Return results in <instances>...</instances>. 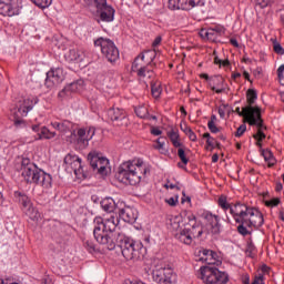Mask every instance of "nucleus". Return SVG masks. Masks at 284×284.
Segmentation results:
<instances>
[{
	"label": "nucleus",
	"mask_w": 284,
	"mask_h": 284,
	"mask_svg": "<svg viewBox=\"0 0 284 284\" xmlns=\"http://www.w3.org/2000/svg\"><path fill=\"white\" fill-rule=\"evenodd\" d=\"M217 205L224 211L230 212L232 219L239 224L237 232L242 236H250L251 232L247 229L263 227L265 219L263 213L254 206H250L242 202L227 203V196L221 195L217 200Z\"/></svg>",
	"instance_id": "nucleus-1"
},
{
	"label": "nucleus",
	"mask_w": 284,
	"mask_h": 284,
	"mask_svg": "<svg viewBox=\"0 0 284 284\" xmlns=\"http://www.w3.org/2000/svg\"><path fill=\"white\" fill-rule=\"evenodd\" d=\"M148 172H150V168L143 160H131L119 166L115 179L124 185H139Z\"/></svg>",
	"instance_id": "nucleus-2"
},
{
	"label": "nucleus",
	"mask_w": 284,
	"mask_h": 284,
	"mask_svg": "<svg viewBox=\"0 0 284 284\" xmlns=\"http://www.w3.org/2000/svg\"><path fill=\"white\" fill-rule=\"evenodd\" d=\"M93 236L100 245H105L106 250H114V231L119 227V217L111 215L110 217H95L93 220Z\"/></svg>",
	"instance_id": "nucleus-3"
},
{
	"label": "nucleus",
	"mask_w": 284,
	"mask_h": 284,
	"mask_svg": "<svg viewBox=\"0 0 284 284\" xmlns=\"http://www.w3.org/2000/svg\"><path fill=\"white\" fill-rule=\"evenodd\" d=\"M20 172L26 183H34L36 185H41V187H45L47 190L52 187V175L39 169V166L32 163L28 158H22Z\"/></svg>",
	"instance_id": "nucleus-4"
},
{
	"label": "nucleus",
	"mask_w": 284,
	"mask_h": 284,
	"mask_svg": "<svg viewBox=\"0 0 284 284\" xmlns=\"http://www.w3.org/2000/svg\"><path fill=\"white\" fill-rule=\"evenodd\" d=\"M201 236H203V225L196 221L194 213H185L183 227L174 233V239L184 245H192L194 239Z\"/></svg>",
	"instance_id": "nucleus-5"
},
{
	"label": "nucleus",
	"mask_w": 284,
	"mask_h": 284,
	"mask_svg": "<svg viewBox=\"0 0 284 284\" xmlns=\"http://www.w3.org/2000/svg\"><path fill=\"white\" fill-rule=\"evenodd\" d=\"M116 247H120L122 256H124L126 261H132L133 258H141L143 243L136 242L123 233H118L115 235V241L113 242V250Z\"/></svg>",
	"instance_id": "nucleus-6"
},
{
	"label": "nucleus",
	"mask_w": 284,
	"mask_h": 284,
	"mask_svg": "<svg viewBox=\"0 0 284 284\" xmlns=\"http://www.w3.org/2000/svg\"><path fill=\"white\" fill-rule=\"evenodd\" d=\"M97 134V129L94 126H89L87 129L80 128L78 131H71L70 136L67 139L69 143H73L80 150H85L90 145V141L94 139Z\"/></svg>",
	"instance_id": "nucleus-7"
},
{
	"label": "nucleus",
	"mask_w": 284,
	"mask_h": 284,
	"mask_svg": "<svg viewBox=\"0 0 284 284\" xmlns=\"http://www.w3.org/2000/svg\"><path fill=\"white\" fill-rule=\"evenodd\" d=\"M199 278L205 284H227L230 276L214 266H202Z\"/></svg>",
	"instance_id": "nucleus-8"
},
{
	"label": "nucleus",
	"mask_w": 284,
	"mask_h": 284,
	"mask_svg": "<svg viewBox=\"0 0 284 284\" xmlns=\"http://www.w3.org/2000/svg\"><path fill=\"white\" fill-rule=\"evenodd\" d=\"M143 61H145L144 54H139L131 67L132 72L136 73V77L139 78V81H142L148 88V81L151 79H154V67L150 64H143Z\"/></svg>",
	"instance_id": "nucleus-9"
},
{
	"label": "nucleus",
	"mask_w": 284,
	"mask_h": 284,
	"mask_svg": "<svg viewBox=\"0 0 284 284\" xmlns=\"http://www.w3.org/2000/svg\"><path fill=\"white\" fill-rule=\"evenodd\" d=\"M39 103V99L37 98H21L17 103V112L14 119L16 128H21V125H26V121L21 119L22 116H28V112L34 108Z\"/></svg>",
	"instance_id": "nucleus-10"
},
{
	"label": "nucleus",
	"mask_w": 284,
	"mask_h": 284,
	"mask_svg": "<svg viewBox=\"0 0 284 284\" xmlns=\"http://www.w3.org/2000/svg\"><path fill=\"white\" fill-rule=\"evenodd\" d=\"M94 45L100 48L103 57H105L109 63H116V61H119V48H116V44H114L112 40L99 38L94 41Z\"/></svg>",
	"instance_id": "nucleus-11"
},
{
	"label": "nucleus",
	"mask_w": 284,
	"mask_h": 284,
	"mask_svg": "<svg viewBox=\"0 0 284 284\" xmlns=\"http://www.w3.org/2000/svg\"><path fill=\"white\" fill-rule=\"evenodd\" d=\"M65 170L73 172L77 179H88L85 168L81 163V158L77 154L69 153L64 158Z\"/></svg>",
	"instance_id": "nucleus-12"
},
{
	"label": "nucleus",
	"mask_w": 284,
	"mask_h": 284,
	"mask_svg": "<svg viewBox=\"0 0 284 284\" xmlns=\"http://www.w3.org/2000/svg\"><path fill=\"white\" fill-rule=\"evenodd\" d=\"M14 196L18 199L20 205H22V211L24 214H27L31 221H39V219H41V213H39V210L34 207L32 200H30L26 193L16 191Z\"/></svg>",
	"instance_id": "nucleus-13"
},
{
	"label": "nucleus",
	"mask_w": 284,
	"mask_h": 284,
	"mask_svg": "<svg viewBox=\"0 0 284 284\" xmlns=\"http://www.w3.org/2000/svg\"><path fill=\"white\" fill-rule=\"evenodd\" d=\"M236 114L239 116H244L246 123L248 125H261V108L258 106H244L242 108H236L235 109Z\"/></svg>",
	"instance_id": "nucleus-14"
},
{
	"label": "nucleus",
	"mask_w": 284,
	"mask_h": 284,
	"mask_svg": "<svg viewBox=\"0 0 284 284\" xmlns=\"http://www.w3.org/2000/svg\"><path fill=\"white\" fill-rule=\"evenodd\" d=\"M152 280L156 284H176V275L170 267H160L153 270Z\"/></svg>",
	"instance_id": "nucleus-15"
},
{
	"label": "nucleus",
	"mask_w": 284,
	"mask_h": 284,
	"mask_svg": "<svg viewBox=\"0 0 284 284\" xmlns=\"http://www.w3.org/2000/svg\"><path fill=\"white\" fill-rule=\"evenodd\" d=\"M21 8V0H0L1 17H19Z\"/></svg>",
	"instance_id": "nucleus-16"
},
{
	"label": "nucleus",
	"mask_w": 284,
	"mask_h": 284,
	"mask_svg": "<svg viewBox=\"0 0 284 284\" xmlns=\"http://www.w3.org/2000/svg\"><path fill=\"white\" fill-rule=\"evenodd\" d=\"M205 0H169V10H185L190 11L193 8H203Z\"/></svg>",
	"instance_id": "nucleus-17"
},
{
	"label": "nucleus",
	"mask_w": 284,
	"mask_h": 284,
	"mask_svg": "<svg viewBox=\"0 0 284 284\" xmlns=\"http://www.w3.org/2000/svg\"><path fill=\"white\" fill-rule=\"evenodd\" d=\"M65 79V74L63 73V69L61 68H52L49 72H47V79L44 85L49 89L54 88V85H59Z\"/></svg>",
	"instance_id": "nucleus-18"
},
{
	"label": "nucleus",
	"mask_w": 284,
	"mask_h": 284,
	"mask_svg": "<svg viewBox=\"0 0 284 284\" xmlns=\"http://www.w3.org/2000/svg\"><path fill=\"white\" fill-rule=\"evenodd\" d=\"M204 219L212 234H221V217L219 215H215L212 212H206Z\"/></svg>",
	"instance_id": "nucleus-19"
},
{
	"label": "nucleus",
	"mask_w": 284,
	"mask_h": 284,
	"mask_svg": "<svg viewBox=\"0 0 284 284\" xmlns=\"http://www.w3.org/2000/svg\"><path fill=\"white\" fill-rule=\"evenodd\" d=\"M119 216L124 221V223H136V219H139V211L132 206H125L120 209Z\"/></svg>",
	"instance_id": "nucleus-20"
},
{
	"label": "nucleus",
	"mask_w": 284,
	"mask_h": 284,
	"mask_svg": "<svg viewBox=\"0 0 284 284\" xmlns=\"http://www.w3.org/2000/svg\"><path fill=\"white\" fill-rule=\"evenodd\" d=\"M84 82L82 79L71 82L67 87H64L59 93V99H64L65 97H70L72 92H81L83 90Z\"/></svg>",
	"instance_id": "nucleus-21"
},
{
	"label": "nucleus",
	"mask_w": 284,
	"mask_h": 284,
	"mask_svg": "<svg viewBox=\"0 0 284 284\" xmlns=\"http://www.w3.org/2000/svg\"><path fill=\"white\" fill-rule=\"evenodd\" d=\"M115 10L112 6L105 4L99 11L95 12V16L100 18V21L104 23H112L114 21Z\"/></svg>",
	"instance_id": "nucleus-22"
},
{
	"label": "nucleus",
	"mask_w": 284,
	"mask_h": 284,
	"mask_svg": "<svg viewBox=\"0 0 284 284\" xmlns=\"http://www.w3.org/2000/svg\"><path fill=\"white\" fill-rule=\"evenodd\" d=\"M216 252L207 248L200 251V261L206 265H219V260H216Z\"/></svg>",
	"instance_id": "nucleus-23"
},
{
	"label": "nucleus",
	"mask_w": 284,
	"mask_h": 284,
	"mask_svg": "<svg viewBox=\"0 0 284 284\" xmlns=\"http://www.w3.org/2000/svg\"><path fill=\"white\" fill-rule=\"evenodd\" d=\"M209 85L216 94H223L225 92V79L221 75H214L210 79Z\"/></svg>",
	"instance_id": "nucleus-24"
},
{
	"label": "nucleus",
	"mask_w": 284,
	"mask_h": 284,
	"mask_svg": "<svg viewBox=\"0 0 284 284\" xmlns=\"http://www.w3.org/2000/svg\"><path fill=\"white\" fill-rule=\"evenodd\" d=\"M185 214H192L190 211H184L180 215L172 216L170 219V225L173 232H179L185 225Z\"/></svg>",
	"instance_id": "nucleus-25"
},
{
	"label": "nucleus",
	"mask_w": 284,
	"mask_h": 284,
	"mask_svg": "<svg viewBox=\"0 0 284 284\" xmlns=\"http://www.w3.org/2000/svg\"><path fill=\"white\" fill-rule=\"evenodd\" d=\"M84 3L90 12L97 14L104 6H108V0H84Z\"/></svg>",
	"instance_id": "nucleus-26"
},
{
	"label": "nucleus",
	"mask_w": 284,
	"mask_h": 284,
	"mask_svg": "<svg viewBox=\"0 0 284 284\" xmlns=\"http://www.w3.org/2000/svg\"><path fill=\"white\" fill-rule=\"evenodd\" d=\"M88 161L91 168L97 170L99 174V168H101V153L99 151H91L88 154Z\"/></svg>",
	"instance_id": "nucleus-27"
},
{
	"label": "nucleus",
	"mask_w": 284,
	"mask_h": 284,
	"mask_svg": "<svg viewBox=\"0 0 284 284\" xmlns=\"http://www.w3.org/2000/svg\"><path fill=\"white\" fill-rule=\"evenodd\" d=\"M108 116L111 121H123L125 119V111L120 108H111L108 110Z\"/></svg>",
	"instance_id": "nucleus-28"
},
{
	"label": "nucleus",
	"mask_w": 284,
	"mask_h": 284,
	"mask_svg": "<svg viewBox=\"0 0 284 284\" xmlns=\"http://www.w3.org/2000/svg\"><path fill=\"white\" fill-rule=\"evenodd\" d=\"M51 125L54 130L61 132V134H65L67 132H70V130H72V122L68 120H63L62 122H51Z\"/></svg>",
	"instance_id": "nucleus-29"
},
{
	"label": "nucleus",
	"mask_w": 284,
	"mask_h": 284,
	"mask_svg": "<svg viewBox=\"0 0 284 284\" xmlns=\"http://www.w3.org/2000/svg\"><path fill=\"white\" fill-rule=\"evenodd\" d=\"M100 205L104 212H108L109 214H112L116 210V202L112 197H104Z\"/></svg>",
	"instance_id": "nucleus-30"
},
{
	"label": "nucleus",
	"mask_w": 284,
	"mask_h": 284,
	"mask_svg": "<svg viewBox=\"0 0 284 284\" xmlns=\"http://www.w3.org/2000/svg\"><path fill=\"white\" fill-rule=\"evenodd\" d=\"M256 125L257 128V133L253 135V139L257 141V145H261V141L265 139V133L263 130H266L265 125H263V118H261V112H260V125L258 124H252Z\"/></svg>",
	"instance_id": "nucleus-31"
},
{
	"label": "nucleus",
	"mask_w": 284,
	"mask_h": 284,
	"mask_svg": "<svg viewBox=\"0 0 284 284\" xmlns=\"http://www.w3.org/2000/svg\"><path fill=\"white\" fill-rule=\"evenodd\" d=\"M200 37L201 39H206L207 41H215L216 39H219V36L215 34L213 28L202 29L200 31Z\"/></svg>",
	"instance_id": "nucleus-32"
},
{
	"label": "nucleus",
	"mask_w": 284,
	"mask_h": 284,
	"mask_svg": "<svg viewBox=\"0 0 284 284\" xmlns=\"http://www.w3.org/2000/svg\"><path fill=\"white\" fill-rule=\"evenodd\" d=\"M140 54L144 55V59H146V65H152V67H156V64L154 63V59H156V50L155 49H150L146 50Z\"/></svg>",
	"instance_id": "nucleus-33"
},
{
	"label": "nucleus",
	"mask_w": 284,
	"mask_h": 284,
	"mask_svg": "<svg viewBox=\"0 0 284 284\" xmlns=\"http://www.w3.org/2000/svg\"><path fill=\"white\" fill-rule=\"evenodd\" d=\"M110 165V160L104 158L102 154L100 155V166H99V174L101 176H108V168Z\"/></svg>",
	"instance_id": "nucleus-34"
},
{
	"label": "nucleus",
	"mask_w": 284,
	"mask_h": 284,
	"mask_svg": "<svg viewBox=\"0 0 284 284\" xmlns=\"http://www.w3.org/2000/svg\"><path fill=\"white\" fill-rule=\"evenodd\" d=\"M262 156L266 163H268V168H272V165H276V159H274V153L270 150H262Z\"/></svg>",
	"instance_id": "nucleus-35"
},
{
	"label": "nucleus",
	"mask_w": 284,
	"mask_h": 284,
	"mask_svg": "<svg viewBox=\"0 0 284 284\" xmlns=\"http://www.w3.org/2000/svg\"><path fill=\"white\" fill-rule=\"evenodd\" d=\"M69 57H70L71 61L81 62L85 59V53H83V51H81V50L71 49L69 51Z\"/></svg>",
	"instance_id": "nucleus-36"
},
{
	"label": "nucleus",
	"mask_w": 284,
	"mask_h": 284,
	"mask_svg": "<svg viewBox=\"0 0 284 284\" xmlns=\"http://www.w3.org/2000/svg\"><path fill=\"white\" fill-rule=\"evenodd\" d=\"M55 136L57 132H52L45 126H42L38 133V139H54Z\"/></svg>",
	"instance_id": "nucleus-37"
},
{
	"label": "nucleus",
	"mask_w": 284,
	"mask_h": 284,
	"mask_svg": "<svg viewBox=\"0 0 284 284\" xmlns=\"http://www.w3.org/2000/svg\"><path fill=\"white\" fill-rule=\"evenodd\" d=\"M178 156L183 163V164L178 163L179 168H181L182 170H185V165H187V163H190V159H187V156L185 155V150H183V148L178 149Z\"/></svg>",
	"instance_id": "nucleus-38"
},
{
	"label": "nucleus",
	"mask_w": 284,
	"mask_h": 284,
	"mask_svg": "<svg viewBox=\"0 0 284 284\" xmlns=\"http://www.w3.org/2000/svg\"><path fill=\"white\" fill-rule=\"evenodd\" d=\"M134 112L139 119H150V112L145 105L135 106Z\"/></svg>",
	"instance_id": "nucleus-39"
},
{
	"label": "nucleus",
	"mask_w": 284,
	"mask_h": 284,
	"mask_svg": "<svg viewBox=\"0 0 284 284\" xmlns=\"http://www.w3.org/2000/svg\"><path fill=\"white\" fill-rule=\"evenodd\" d=\"M246 99H247V103H248V105H246V108H250V106L253 108L252 105H254L256 99H258L256 90L248 89L247 93H246Z\"/></svg>",
	"instance_id": "nucleus-40"
},
{
	"label": "nucleus",
	"mask_w": 284,
	"mask_h": 284,
	"mask_svg": "<svg viewBox=\"0 0 284 284\" xmlns=\"http://www.w3.org/2000/svg\"><path fill=\"white\" fill-rule=\"evenodd\" d=\"M168 136L170 141L173 143L174 148H181V145H183L181 141H179V132L172 130L168 133Z\"/></svg>",
	"instance_id": "nucleus-41"
},
{
	"label": "nucleus",
	"mask_w": 284,
	"mask_h": 284,
	"mask_svg": "<svg viewBox=\"0 0 284 284\" xmlns=\"http://www.w3.org/2000/svg\"><path fill=\"white\" fill-rule=\"evenodd\" d=\"M31 3H34L38 8L45 10V8H50L52 6V0H30Z\"/></svg>",
	"instance_id": "nucleus-42"
},
{
	"label": "nucleus",
	"mask_w": 284,
	"mask_h": 284,
	"mask_svg": "<svg viewBox=\"0 0 284 284\" xmlns=\"http://www.w3.org/2000/svg\"><path fill=\"white\" fill-rule=\"evenodd\" d=\"M155 149L161 152V154H165L168 152V149H165V138H159L156 140Z\"/></svg>",
	"instance_id": "nucleus-43"
},
{
	"label": "nucleus",
	"mask_w": 284,
	"mask_h": 284,
	"mask_svg": "<svg viewBox=\"0 0 284 284\" xmlns=\"http://www.w3.org/2000/svg\"><path fill=\"white\" fill-rule=\"evenodd\" d=\"M83 245L90 254L97 252V245L94 244V242H92V240H84Z\"/></svg>",
	"instance_id": "nucleus-44"
},
{
	"label": "nucleus",
	"mask_w": 284,
	"mask_h": 284,
	"mask_svg": "<svg viewBox=\"0 0 284 284\" xmlns=\"http://www.w3.org/2000/svg\"><path fill=\"white\" fill-rule=\"evenodd\" d=\"M149 83H151L152 95L155 97V99H159L161 97V87L154 84L152 81H149Z\"/></svg>",
	"instance_id": "nucleus-45"
},
{
	"label": "nucleus",
	"mask_w": 284,
	"mask_h": 284,
	"mask_svg": "<svg viewBox=\"0 0 284 284\" xmlns=\"http://www.w3.org/2000/svg\"><path fill=\"white\" fill-rule=\"evenodd\" d=\"M280 203H281V199L275 197V199H272V200H270V201H266V202H265V206H266V207H276V206L280 205Z\"/></svg>",
	"instance_id": "nucleus-46"
},
{
	"label": "nucleus",
	"mask_w": 284,
	"mask_h": 284,
	"mask_svg": "<svg viewBox=\"0 0 284 284\" xmlns=\"http://www.w3.org/2000/svg\"><path fill=\"white\" fill-rule=\"evenodd\" d=\"M252 284H265V276L262 273H258L254 276Z\"/></svg>",
	"instance_id": "nucleus-47"
},
{
	"label": "nucleus",
	"mask_w": 284,
	"mask_h": 284,
	"mask_svg": "<svg viewBox=\"0 0 284 284\" xmlns=\"http://www.w3.org/2000/svg\"><path fill=\"white\" fill-rule=\"evenodd\" d=\"M207 128L212 134H219V132H221V129L216 126V123L207 122Z\"/></svg>",
	"instance_id": "nucleus-48"
},
{
	"label": "nucleus",
	"mask_w": 284,
	"mask_h": 284,
	"mask_svg": "<svg viewBox=\"0 0 284 284\" xmlns=\"http://www.w3.org/2000/svg\"><path fill=\"white\" fill-rule=\"evenodd\" d=\"M273 48L276 54H284V49H283V45H281V43L274 42Z\"/></svg>",
	"instance_id": "nucleus-49"
},
{
	"label": "nucleus",
	"mask_w": 284,
	"mask_h": 284,
	"mask_svg": "<svg viewBox=\"0 0 284 284\" xmlns=\"http://www.w3.org/2000/svg\"><path fill=\"white\" fill-rule=\"evenodd\" d=\"M246 130H247V125L245 124L240 125L235 132V136L241 138L242 134H245Z\"/></svg>",
	"instance_id": "nucleus-50"
},
{
	"label": "nucleus",
	"mask_w": 284,
	"mask_h": 284,
	"mask_svg": "<svg viewBox=\"0 0 284 284\" xmlns=\"http://www.w3.org/2000/svg\"><path fill=\"white\" fill-rule=\"evenodd\" d=\"M213 29V31L215 32L216 37H221L222 34H225V28H223L222 26H216Z\"/></svg>",
	"instance_id": "nucleus-51"
},
{
	"label": "nucleus",
	"mask_w": 284,
	"mask_h": 284,
	"mask_svg": "<svg viewBox=\"0 0 284 284\" xmlns=\"http://www.w3.org/2000/svg\"><path fill=\"white\" fill-rule=\"evenodd\" d=\"M256 3L260 8H267L272 3V0H256Z\"/></svg>",
	"instance_id": "nucleus-52"
},
{
	"label": "nucleus",
	"mask_w": 284,
	"mask_h": 284,
	"mask_svg": "<svg viewBox=\"0 0 284 284\" xmlns=\"http://www.w3.org/2000/svg\"><path fill=\"white\" fill-rule=\"evenodd\" d=\"M165 203H168V205H171V207H175L176 203H179V197H170L165 200Z\"/></svg>",
	"instance_id": "nucleus-53"
},
{
	"label": "nucleus",
	"mask_w": 284,
	"mask_h": 284,
	"mask_svg": "<svg viewBox=\"0 0 284 284\" xmlns=\"http://www.w3.org/2000/svg\"><path fill=\"white\" fill-rule=\"evenodd\" d=\"M161 41H163V38H161V36H158L152 43V48L161 45Z\"/></svg>",
	"instance_id": "nucleus-54"
},
{
	"label": "nucleus",
	"mask_w": 284,
	"mask_h": 284,
	"mask_svg": "<svg viewBox=\"0 0 284 284\" xmlns=\"http://www.w3.org/2000/svg\"><path fill=\"white\" fill-rule=\"evenodd\" d=\"M151 134H153V136H161V134H163V131H161V129L159 128H153L151 130Z\"/></svg>",
	"instance_id": "nucleus-55"
},
{
	"label": "nucleus",
	"mask_w": 284,
	"mask_h": 284,
	"mask_svg": "<svg viewBox=\"0 0 284 284\" xmlns=\"http://www.w3.org/2000/svg\"><path fill=\"white\" fill-rule=\"evenodd\" d=\"M180 128L186 135L192 131V128L187 126V124H181Z\"/></svg>",
	"instance_id": "nucleus-56"
},
{
	"label": "nucleus",
	"mask_w": 284,
	"mask_h": 284,
	"mask_svg": "<svg viewBox=\"0 0 284 284\" xmlns=\"http://www.w3.org/2000/svg\"><path fill=\"white\" fill-rule=\"evenodd\" d=\"M216 144V140L214 138H210L209 140H206V145H209V148H214Z\"/></svg>",
	"instance_id": "nucleus-57"
},
{
	"label": "nucleus",
	"mask_w": 284,
	"mask_h": 284,
	"mask_svg": "<svg viewBox=\"0 0 284 284\" xmlns=\"http://www.w3.org/2000/svg\"><path fill=\"white\" fill-rule=\"evenodd\" d=\"M186 136H189L190 141L196 142V133L194 131L191 130Z\"/></svg>",
	"instance_id": "nucleus-58"
},
{
	"label": "nucleus",
	"mask_w": 284,
	"mask_h": 284,
	"mask_svg": "<svg viewBox=\"0 0 284 284\" xmlns=\"http://www.w3.org/2000/svg\"><path fill=\"white\" fill-rule=\"evenodd\" d=\"M217 112H219V115H220L221 119H225V109L219 108Z\"/></svg>",
	"instance_id": "nucleus-59"
},
{
	"label": "nucleus",
	"mask_w": 284,
	"mask_h": 284,
	"mask_svg": "<svg viewBox=\"0 0 284 284\" xmlns=\"http://www.w3.org/2000/svg\"><path fill=\"white\" fill-rule=\"evenodd\" d=\"M277 79L281 85H284V73H277Z\"/></svg>",
	"instance_id": "nucleus-60"
},
{
	"label": "nucleus",
	"mask_w": 284,
	"mask_h": 284,
	"mask_svg": "<svg viewBox=\"0 0 284 284\" xmlns=\"http://www.w3.org/2000/svg\"><path fill=\"white\" fill-rule=\"evenodd\" d=\"M230 43H231V45H233L234 48H239V41H237L235 38H232V39L230 40Z\"/></svg>",
	"instance_id": "nucleus-61"
},
{
	"label": "nucleus",
	"mask_w": 284,
	"mask_h": 284,
	"mask_svg": "<svg viewBox=\"0 0 284 284\" xmlns=\"http://www.w3.org/2000/svg\"><path fill=\"white\" fill-rule=\"evenodd\" d=\"M223 68H229L230 65V60H221V64Z\"/></svg>",
	"instance_id": "nucleus-62"
},
{
	"label": "nucleus",
	"mask_w": 284,
	"mask_h": 284,
	"mask_svg": "<svg viewBox=\"0 0 284 284\" xmlns=\"http://www.w3.org/2000/svg\"><path fill=\"white\" fill-rule=\"evenodd\" d=\"M33 132H38V134L41 132V126L39 124L32 125Z\"/></svg>",
	"instance_id": "nucleus-63"
},
{
	"label": "nucleus",
	"mask_w": 284,
	"mask_h": 284,
	"mask_svg": "<svg viewBox=\"0 0 284 284\" xmlns=\"http://www.w3.org/2000/svg\"><path fill=\"white\" fill-rule=\"evenodd\" d=\"M277 73L284 74V64H282V65L278 67Z\"/></svg>",
	"instance_id": "nucleus-64"
}]
</instances>
